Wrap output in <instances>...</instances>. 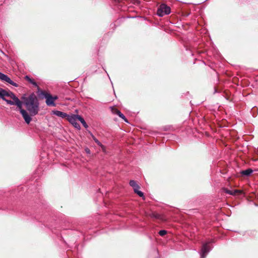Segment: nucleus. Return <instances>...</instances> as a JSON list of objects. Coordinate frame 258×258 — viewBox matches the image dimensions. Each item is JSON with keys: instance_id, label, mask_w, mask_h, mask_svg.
<instances>
[{"instance_id": "0eeeda50", "label": "nucleus", "mask_w": 258, "mask_h": 258, "mask_svg": "<svg viewBox=\"0 0 258 258\" xmlns=\"http://www.w3.org/2000/svg\"><path fill=\"white\" fill-rule=\"evenodd\" d=\"M0 80L3 81H5L15 87L18 86V85L14 82L12 80H11V79L9 77L2 73L1 72H0Z\"/></svg>"}, {"instance_id": "2eb2a0df", "label": "nucleus", "mask_w": 258, "mask_h": 258, "mask_svg": "<svg viewBox=\"0 0 258 258\" xmlns=\"http://www.w3.org/2000/svg\"><path fill=\"white\" fill-rule=\"evenodd\" d=\"M159 233L161 236H164L167 233V232L166 230H160L159 231Z\"/></svg>"}, {"instance_id": "6e6552de", "label": "nucleus", "mask_w": 258, "mask_h": 258, "mask_svg": "<svg viewBox=\"0 0 258 258\" xmlns=\"http://www.w3.org/2000/svg\"><path fill=\"white\" fill-rule=\"evenodd\" d=\"M208 243L203 244L202 250H201V258H205L209 251L210 249L208 246Z\"/></svg>"}, {"instance_id": "39448f33", "label": "nucleus", "mask_w": 258, "mask_h": 258, "mask_svg": "<svg viewBox=\"0 0 258 258\" xmlns=\"http://www.w3.org/2000/svg\"><path fill=\"white\" fill-rule=\"evenodd\" d=\"M170 13V7L165 4L161 5L157 11L158 16L160 17H162L164 15L169 14Z\"/></svg>"}, {"instance_id": "9d476101", "label": "nucleus", "mask_w": 258, "mask_h": 258, "mask_svg": "<svg viewBox=\"0 0 258 258\" xmlns=\"http://www.w3.org/2000/svg\"><path fill=\"white\" fill-rule=\"evenodd\" d=\"M112 112L114 114H117L120 117L123 119L126 122H127V120H126L124 115L122 113H121L120 111H119L118 110H117L116 109H113L112 110Z\"/></svg>"}, {"instance_id": "20e7f679", "label": "nucleus", "mask_w": 258, "mask_h": 258, "mask_svg": "<svg viewBox=\"0 0 258 258\" xmlns=\"http://www.w3.org/2000/svg\"><path fill=\"white\" fill-rule=\"evenodd\" d=\"M42 94L46 99V103L47 105L53 106H55L54 101L57 99V97L56 96L52 97L50 94L45 92H43Z\"/></svg>"}, {"instance_id": "9b49d317", "label": "nucleus", "mask_w": 258, "mask_h": 258, "mask_svg": "<svg viewBox=\"0 0 258 258\" xmlns=\"http://www.w3.org/2000/svg\"><path fill=\"white\" fill-rule=\"evenodd\" d=\"M252 170L251 169H248L242 171L241 172V173L244 175H249V174H250L252 173Z\"/></svg>"}, {"instance_id": "f8f14e48", "label": "nucleus", "mask_w": 258, "mask_h": 258, "mask_svg": "<svg viewBox=\"0 0 258 258\" xmlns=\"http://www.w3.org/2000/svg\"><path fill=\"white\" fill-rule=\"evenodd\" d=\"M79 121L82 123V124L85 128L88 127V125L86 123L85 120L81 116V117H79Z\"/></svg>"}, {"instance_id": "6ab92c4d", "label": "nucleus", "mask_w": 258, "mask_h": 258, "mask_svg": "<svg viewBox=\"0 0 258 258\" xmlns=\"http://www.w3.org/2000/svg\"><path fill=\"white\" fill-rule=\"evenodd\" d=\"M85 152H86V153H87L88 154H90V150H89V148H85Z\"/></svg>"}, {"instance_id": "f3484780", "label": "nucleus", "mask_w": 258, "mask_h": 258, "mask_svg": "<svg viewBox=\"0 0 258 258\" xmlns=\"http://www.w3.org/2000/svg\"><path fill=\"white\" fill-rule=\"evenodd\" d=\"M225 192L230 195H234V193H233V191L232 190L226 189Z\"/></svg>"}, {"instance_id": "a211bd4d", "label": "nucleus", "mask_w": 258, "mask_h": 258, "mask_svg": "<svg viewBox=\"0 0 258 258\" xmlns=\"http://www.w3.org/2000/svg\"><path fill=\"white\" fill-rule=\"evenodd\" d=\"M233 191V193H234V195H236L237 193H241V191L240 190H232Z\"/></svg>"}, {"instance_id": "f03ea898", "label": "nucleus", "mask_w": 258, "mask_h": 258, "mask_svg": "<svg viewBox=\"0 0 258 258\" xmlns=\"http://www.w3.org/2000/svg\"><path fill=\"white\" fill-rule=\"evenodd\" d=\"M24 103L31 115L37 114L39 110L38 102L34 95H30L28 98H23Z\"/></svg>"}, {"instance_id": "4468645a", "label": "nucleus", "mask_w": 258, "mask_h": 258, "mask_svg": "<svg viewBox=\"0 0 258 258\" xmlns=\"http://www.w3.org/2000/svg\"><path fill=\"white\" fill-rule=\"evenodd\" d=\"M26 79H27V80L30 82L31 83H32V84L34 85H36V83L32 79H31L30 78H29L28 76H26Z\"/></svg>"}, {"instance_id": "ddd939ff", "label": "nucleus", "mask_w": 258, "mask_h": 258, "mask_svg": "<svg viewBox=\"0 0 258 258\" xmlns=\"http://www.w3.org/2000/svg\"><path fill=\"white\" fill-rule=\"evenodd\" d=\"M92 137L95 143L99 146H101V142H100L92 134H91Z\"/></svg>"}, {"instance_id": "f257e3e1", "label": "nucleus", "mask_w": 258, "mask_h": 258, "mask_svg": "<svg viewBox=\"0 0 258 258\" xmlns=\"http://www.w3.org/2000/svg\"><path fill=\"white\" fill-rule=\"evenodd\" d=\"M0 98L8 104L17 105L25 122L27 124L30 122L32 119L27 112L22 108V102L13 93L0 88Z\"/></svg>"}, {"instance_id": "1a4fd4ad", "label": "nucleus", "mask_w": 258, "mask_h": 258, "mask_svg": "<svg viewBox=\"0 0 258 258\" xmlns=\"http://www.w3.org/2000/svg\"><path fill=\"white\" fill-rule=\"evenodd\" d=\"M52 113L53 114L59 116L61 118H64L68 116L67 113L58 110H53L52 111Z\"/></svg>"}, {"instance_id": "7ed1b4c3", "label": "nucleus", "mask_w": 258, "mask_h": 258, "mask_svg": "<svg viewBox=\"0 0 258 258\" xmlns=\"http://www.w3.org/2000/svg\"><path fill=\"white\" fill-rule=\"evenodd\" d=\"M79 117H81V116L73 114L68 115L67 119L75 128L80 129V126L77 122V120H79Z\"/></svg>"}, {"instance_id": "dca6fc26", "label": "nucleus", "mask_w": 258, "mask_h": 258, "mask_svg": "<svg viewBox=\"0 0 258 258\" xmlns=\"http://www.w3.org/2000/svg\"><path fill=\"white\" fill-rule=\"evenodd\" d=\"M100 147V148H101V150L102 151L104 152V153H106V148L102 144H101V146H99Z\"/></svg>"}, {"instance_id": "423d86ee", "label": "nucleus", "mask_w": 258, "mask_h": 258, "mask_svg": "<svg viewBox=\"0 0 258 258\" xmlns=\"http://www.w3.org/2000/svg\"><path fill=\"white\" fill-rule=\"evenodd\" d=\"M130 185L133 188L134 191L138 194L140 197H143L144 194L143 193L139 190L140 186L137 183L136 181L135 180H131L130 181Z\"/></svg>"}]
</instances>
